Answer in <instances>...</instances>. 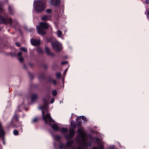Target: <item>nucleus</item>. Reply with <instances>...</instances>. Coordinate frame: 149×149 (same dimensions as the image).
<instances>
[{"label":"nucleus","mask_w":149,"mask_h":149,"mask_svg":"<svg viewBox=\"0 0 149 149\" xmlns=\"http://www.w3.org/2000/svg\"><path fill=\"white\" fill-rule=\"evenodd\" d=\"M51 45L54 49L56 52H60L62 49L61 44L58 41L52 42Z\"/></svg>","instance_id":"423d86ee"},{"label":"nucleus","mask_w":149,"mask_h":149,"mask_svg":"<svg viewBox=\"0 0 149 149\" xmlns=\"http://www.w3.org/2000/svg\"><path fill=\"white\" fill-rule=\"evenodd\" d=\"M38 118H35L33 119L32 120V122L35 123L37 122L38 120Z\"/></svg>","instance_id":"c756f323"},{"label":"nucleus","mask_w":149,"mask_h":149,"mask_svg":"<svg viewBox=\"0 0 149 149\" xmlns=\"http://www.w3.org/2000/svg\"><path fill=\"white\" fill-rule=\"evenodd\" d=\"M71 128L69 129V135L67 134L65 135V139L68 140L72 138L74 135V130L76 128V123L74 121H72L71 122Z\"/></svg>","instance_id":"7ed1b4c3"},{"label":"nucleus","mask_w":149,"mask_h":149,"mask_svg":"<svg viewBox=\"0 0 149 149\" xmlns=\"http://www.w3.org/2000/svg\"><path fill=\"white\" fill-rule=\"evenodd\" d=\"M15 45L17 46L18 47H19L21 46V44L18 42H16L15 43Z\"/></svg>","instance_id":"72a5a7b5"},{"label":"nucleus","mask_w":149,"mask_h":149,"mask_svg":"<svg viewBox=\"0 0 149 149\" xmlns=\"http://www.w3.org/2000/svg\"><path fill=\"white\" fill-rule=\"evenodd\" d=\"M96 140L97 143L99 146V149H103V146L102 144V143L101 141L97 138H96Z\"/></svg>","instance_id":"9d476101"},{"label":"nucleus","mask_w":149,"mask_h":149,"mask_svg":"<svg viewBox=\"0 0 149 149\" xmlns=\"http://www.w3.org/2000/svg\"><path fill=\"white\" fill-rule=\"evenodd\" d=\"M22 53L21 52H19L17 53V55L18 57H22Z\"/></svg>","instance_id":"a878e982"},{"label":"nucleus","mask_w":149,"mask_h":149,"mask_svg":"<svg viewBox=\"0 0 149 149\" xmlns=\"http://www.w3.org/2000/svg\"><path fill=\"white\" fill-rule=\"evenodd\" d=\"M20 50L24 51V52H27V49L24 47H20Z\"/></svg>","instance_id":"412c9836"},{"label":"nucleus","mask_w":149,"mask_h":149,"mask_svg":"<svg viewBox=\"0 0 149 149\" xmlns=\"http://www.w3.org/2000/svg\"><path fill=\"white\" fill-rule=\"evenodd\" d=\"M43 101L44 103V105L43 106L39 108V109H45L46 110L47 109V104H46V100L45 99H44Z\"/></svg>","instance_id":"f8f14e48"},{"label":"nucleus","mask_w":149,"mask_h":149,"mask_svg":"<svg viewBox=\"0 0 149 149\" xmlns=\"http://www.w3.org/2000/svg\"><path fill=\"white\" fill-rule=\"evenodd\" d=\"M95 127V128H97V127Z\"/></svg>","instance_id":"de8ad7c7"},{"label":"nucleus","mask_w":149,"mask_h":149,"mask_svg":"<svg viewBox=\"0 0 149 149\" xmlns=\"http://www.w3.org/2000/svg\"><path fill=\"white\" fill-rule=\"evenodd\" d=\"M73 143V140H71L70 141H68L67 143L66 146L67 147H69L71 146L72 144Z\"/></svg>","instance_id":"dca6fc26"},{"label":"nucleus","mask_w":149,"mask_h":149,"mask_svg":"<svg viewBox=\"0 0 149 149\" xmlns=\"http://www.w3.org/2000/svg\"><path fill=\"white\" fill-rule=\"evenodd\" d=\"M49 27V24L45 22L40 23L39 26L37 27L38 33L39 34L45 35L46 33L45 29H47Z\"/></svg>","instance_id":"f03ea898"},{"label":"nucleus","mask_w":149,"mask_h":149,"mask_svg":"<svg viewBox=\"0 0 149 149\" xmlns=\"http://www.w3.org/2000/svg\"><path fill=\"white\" fill-rule=\"evenodd\" d=\"M65 147V145L64 144H63L62 143L60 144V146H59V147L60 149H61L63 147Z\"/></svg>","instance_id":"bb28decb"},{"label":"nucleus","mask_w":149,"mask_h":149,"mask_svg":"<svg viewBox=\"0 0 149 149\" xmlns=\"http://www.w3.org/2000/svg\"><path fill=\"white\" fill-rule=\"evenodd\" d=\"M19 60L20 62H22L24 60V58L22 57H19Z\"/></svg>","instance_id":"cd10ccee"},{"label":"nucleus","mask_w":149,"mask_h":149,"mask_svg":"<svg viewBox=\"0 0 149 149\" xmlns=\"http://www.w3.org/2000/svg\"><path fill=\"white\" fill-rule=\"evenodd\" d=\"M92 149H98L97 148V147H95L93 148Z\"/></svg>","instance_id":"a18cd8bd"},{"label":"nucleus","mask_w":149,"mask_h":149,"mask_svg":"<svg viewBox=\"0 0 149 149\" xmlns=\"http://www.w3.org/2000/svg\"><path fill=\"white\" fill-rule=\"evenodd\" d=\"M34 7L37 11L41 12L45 8V3L42 1H36L35 2Z\"/></svg>","instance_id":"20e7f679"},{"label":"nucleus","mask_w":149,"mask_h":149,"mask_svg":"<svg viewBox=\"0 0 149 149\" xmlns=\"http://www.w3.org/2000/svg\"><path fill=\"white\" fill-rule=\"evenodd\" d=\"M52 94L53 96H56L57 94V91L55 90L52 91Z\"/></svg>","instance_id":"b1692460"},{"label":"nucleus","mask_w":149,"mask_h":149,"mask_svg":"<svg viewBox=\"0 0 149 149\" xmlns=\"http://www.w3.org/2000/svg\"><path fill=\"white\" fill-rule=\"evenodd\" d=\"M12 23V19L9 18H4L0 15V24L4 23H9L11 25Z\"/></svg>","instance_id":"0eeeda50"},{"label":"nucleus","mask_w":149,"mask_h":149,"mask_svg":"<svg viewBox=\"0 0 149 149\" xmlns=\"http://www.w3.org/2000/svg\"><path fill=\"white\" fill-rule=\"evenodd\" d=\"M8 10L10 13L11 14H12L13 11L14 10L13 7L12 6H8Z\"/></svg>","instance_id":"f3484780"},{"label":"nucleus","mask_w":149,"mask_h":149,"mask_svg":"<svg viewBox=\"0 0 149 149\" xmlns=\"http://www.w3.org/2000/svg\"><path fill=\"white\" fill-rule=\"evenodd\" d=\"M19 107H18V108H17V111H20V110H19Z\"/></svg>","instance_id":"c03bdc74"},{"label":"nucleus","mask_w":149,"mask_h":149,"mask_svg":"<svg viewBox=\"0 0 149 149\" xmlns=\"http://www.w3.org/2000/svg\"><path fill=\"white\" fill-rule=\"evenodd\" d=\"M42 113L43 118L46 123L48 124V123H49V125H51L50 123L53 122L54 120L52 119L49 114L48 113H47L45 116L44 112L43 110H42Z\"/></svg>","instance_id":"39448f33"},{"label":"nucleus","mask_w":149,"mask_h":149,"mask_svg":"<svg viewBox=\"0 0 149 149\" xmlns=\"http://www.w3.org/2000/svg\"><path fill=\"white\" fill-rule=\"evenodd\" d=\"M146 4H148L149 3V0H146Z\"/></svg>","instance_id":"a19ab883"},{"label":"nucleus","mask_w":149,"mask_h":149,"mask_svg":"<svg viewBox=\"0 0 149 149\" xmlns=\"http://www.w3.org/2000/svg\"><path fill=\"white\" fill-rule=\"evenodd\" d=\"M80 124H81V123L80 122H79V123L78 124V125H80Z\"/></svg>","instance_id":"49530a36"},{"label":"nucleus","mask_w":149,"mask_h":149,"mask_svg":"<svg viewBox=\"0 0 149 149\" xmlns=\"http://www.w3.org/2000/svg\"><path fill=\"white\" fill-rule=\"evenodd\" d=\"M54 101V98H52L51 100V103H53Z\"/></svg>","instance_id":"4c0bfd02"},{"label":"nucleus","mask_w":149,"mask_h":149,"mask_svg":"<svg viewBox=\"0 0 149 149\" xmlns=\"http://www.w3.org/2000/svg\"><path fill=\"white\" fill-rule=\"evenodd\" d=\"M51 17L50 15H45L43 16L41 18V19L42 20L47 21L50 20Z\"/></svg>","instance_id":"9b49d317"},{"label":"nucleus","mask_w":149,"mask_h":149,"mask_svg":"<svg viewBox=\"0 0 149 149\" xmlns=\"http://www.w3.org/2000/svg\"><path fill=\"white\" fill-rule=\"evenodd\" d=\"M13 134L15 135H17L19 134V132L17 130H15L13 131Z\"/></svg>","instance_id":"393cba45"},{"label":"nucleus","mask_w":149,"mask_h":149,"mask_svg":"<svg viewBox=\"0 0 149 149\" xmlns=\"http://www.w3.org/2000/svg\"><path fill=\"white\" fill-rule=\"evenodd\" d=\"M61 138V136L58 135H56L55 137V139L57 141H59Z\"/></svg>","instance_id":"4be33fe9"},{"label":"nucleus","mask_w":149,"mask_h":149,"mask_svg":"<svg viewBox=\"0 0 149 149\" xmlns=\"http://www.w3.org/2000/svg\"><path fill=\"white\" fill-rule=\"evenodd\" d=\"M110 149H115V147L114 146H112L110 147Z\"/></svg>","instance_id":"c9c22d12"},{"label":"nucleus","mask_w":149,"mask_h":149,"mask_svg":"<svg viewBox=\"0 0 149 149\" xmlns=\"http://www.w3.org/2000/svg\"><path fill=\"white\" fill-rule=\"evenodd\" d=\"M31 44L34 46L38 45L40 44L39 40L33 39H31Z\"/></svg>","instance_id":"1a4fd4ad"},{"label":"nucleus","mask_w":149,"mask_h":149,"mask_svg":"<svg viewBox=\"0 0 149 149\" xmlns=\"http://www.w3.org/2000/svg\"><path fill=\"white\" fill-rule=\"evenodd\" d=\"M78 132L79 133L78 140L81 146L84 147H86L88 145L90 146V144H88L86 142V135L83 132V130L80 128H79L78 130Z\"/></svg>","instance_id":"f257e3e1"},{"label":"nucleus","mask_w":149,"mask_h":149,"mask_svg":"<svg viewBox=\"0 0 149 149\" xmlns=\"http://www.w3.org/2000/svg\"><path fill=\"white\" fill-rule=\"evenodd\" d=\"M68 130L67 128H63L61 130V132L62 133H66L68 132Z\"/></svg>","instance_id":"a211bd4d"},{"label":"nucleus","mask_w":149,"mask_h":149,"mask_svg":"<svg viewBox=\"0 0 149 149\" xmlns=\"http://www.w3.org/2000/svg\"><path fill=\"white\" fill-rule=\"evenodd\" d=\"M56 76L57 78H59L61 77V74L60 72H58L56 74Z\"/></svg>","instance_id":"5701e85b"},{"label":"nucleus","mask_w":149,"mask_h":149,"mask_svg":"<svg viewBox=\"0 0 149 149\" xmlns=\"http://www.w3.org/2000/svg\"><path fill=\"white\" fill-rule=\"evenodd\" d=\"M3 9H2V8H1L0 7V13H2V12H3Z\"/></svg>","instance_id":"58836bf2"},{"label":"nucleus","mask_w":149,"mask_h":149,"mask_svg":"<svg viewBox=\"0 0 149 149\" xmlns=\"http://www.w3.org/2000/svg\"><path fill=\"white\" fill-rule=\"evenodd\" d=\"M71 149H81V148L80 147H78V148H77V149H75L74 148H72Z\"/></svg>","instance_id":"37998d69"},{"label":"nucleus","mask_w":149,"mask_h":149,"mask_svg":"<svg viewBox=\"0 0 149 149\" xmlns=\"http://www.w3.org/2000/svg\"><path fill=\"white\" fill-rule=\"evenodd\" d=\"M46 13H50L52 12V10L50 9H48L46 10Z\"/></svg>","instance_id":"473e14b6"},{"label":"nucleus","mask_w":149,"mask_h":149,"mask_svg":"<svg viewBox=\"0 0 149 149\" xmlns=\"http://www.w3.org/2000/svg\"><path fill=\"white\" fill-rule=\"evenodd\" d=\"M67 63L68 62L67 61H63L61 63V64L65 65L67 64Z\"/></svg>","instance_id":"f704fd0d"},{"label":"nucleus","mask_w":149,"mask_h":149,"mask_svg":"<svg viewBox=\"0 0 149 149\" xmlns=\"http://www.w3.org/2000/svg\"><path fill=\"white\" fill-rule=\"evenodd\" d=\"M34 31V29H30L29 31L30 32H32Z\"/></svg>","instance_id":"79ce46f5"},{"label":"nucleus","mask_w":149,"mask_h":149,"mask_svg":"<svg viewBox=\"0 0 149 149\" xmlns=\"http://www.w3.org/2000/svg\"><path fill=\"white\" fill-rule=\"evenodd\" d=\"M38 98V95L36 94H33L31 97V100L32 102H35Z\"/></svg>","instance_id":"4468645a"},{"label":"nucleus","mask_w":149,"mask_h":149,"mask_svg":"<svg viewBox=\"0 0 149 149\" xmlns=\"http://www.w3.org/2000/svg\"><path fill=\"white\" fill-rule=\"evenodd\" d=\"M57 36L58 37H60L62 35V32L59 30H58L57 31Z\"/></svg>","instance_id":"6ab92c4d"},{"label":"nucleus","mask_w":149,"mask_h":149,"mask_svg":"<svg viewBox=\"0 0 149 149\" xmlns=\"http://www.w3.org/2000/svg\"><path fill=\"white\" fill-rule=\"evenodd\" d=\"M52 127L54 131H57L58 129V125L55 123H54L52 125Z\"/></svg>","instance_id":"2eb2a0df"},{"label":"nucleus","mask_w":149,"mask_h":149,"mask_svg":"<svg viewBox=\"0 0 149 149\" xmlns=\"http://www.w3.org/2000/svg\"><path fill=\"white\" fill-rule=\"evenodd\" d=\"M37 51L39 53H42L43 52L42 48L38 47L36 49Z\"/></svg>","instance_id":"aec40b11"},{"label":"nucleus","mask_w":149,"mask_h":149,"mask_svg":"<svg viewBox=\"0 0 149 149\" xmlns=\"http://www.w3.org/2000/svg\"><path fill=\"white\" fill-rule=\"evenodd\" d=\"M60 2V0H50L49 3L52 6H56L59 4Z\"/></svg>","instance_id":"6e6552de"},{"label":"nucleus","mask_w":149,"mask_h":149,"mask_svg":"<svg viewBox=\"0 0 149 149\" xmlns=\"http://www.w3.org/2000/svg\"><path fill=\"white\" fill-rule=\"evenodd\" d=\"M81 119L84 120L85 121V122H86L87 121L86 119V118L84 116H82L81 117Z\"/></svg>","instance_id":"7c9ffc66"},{"label":"nucleus","mask_w":149,"mask_h":149,"mask_svg":"<svg viewBox=\"0 0 149 149\" xmlns=\"http://www.w3.org/2000/svg\"><path fill=\"white\" fill-rule=\"evenodd\" d=\"M52 82L53 83V84H54L55 85L56 84V81L55 80H53L52 81Z\"/></svg>","instance_id":"ea45409f"},{"label":"nucleus","mask_w":149,"mask_h":149,"mask_svg":"<svg viewBox=\"0 0 149 149\" xmlns=\"http://www.w3.org/2000/svg\"><path fill=\"white\" fill-rule=\"evenodd\" d=\"M45 50L47 54L51 56L54 55V54L53 53H52L50 52V49L48 47H45Z\"/></svg>","instance_id":"ddd939ff"},{"label":"nucleus","mask_w":149,"mask_h":149,"mask_svg":"<svg viewBox=\"0 0 149 149\" xmlns=\"http://www.w3.org/2000/svg\"><path fill=\"white\" fill-rule=\"evenodd\" d=\"M145 14L147 15H149V8L146 10V11L145 12Z\"/></svg>","instance_id":"2f4dec72"},{"label":"nucleus","mask_w":149,"mask_h":149,"mask_svg":"<svg viewBox=\"0 0 149 149\" xmlns=\"http://www.w3.org/2000/svg\"><path fill=\"white\" fill-rule=\"evenodd\" d=\"M68 68H66L64 70V71L63 72V74H64V75H65V74H66V73L67 71V70H68Z\"/></svg>","instance_id":"e433bc0d"},{"label":"nucleus","mask_w":149,"mask_h":149,"mask_svg":"<svg viewBox=\"0 0 149 149\" xmlns=\"http://www.w3.org/2000/svg\"><path fill=\"white\" fill-rule=\"evenodd\" d=\"M14 119H15L17 121L18 120V117L17 115H15L13 116Z\"/></svg>","instance_id":"c85d7f7f"}]
</instances>
